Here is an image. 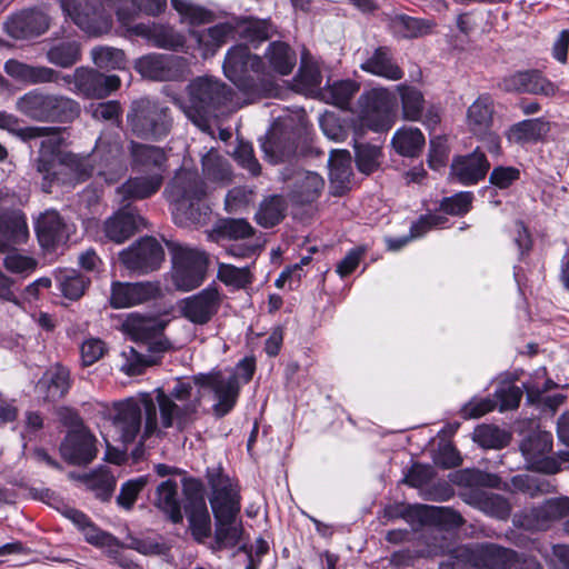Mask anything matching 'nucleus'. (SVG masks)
Masks as SVG:
<instances>
[{
    "mask_svg": "<svg viewBox=\"0 0 569 569\" xmlns=\"http://www.w3.org/2000/svg\"><path fill=\"white\" fill-rule=\"evenodd\" d=\"M202 390L212 393V413L217 418H222L234 408L238 401L240 392L238 376L227 370H212L194 375L190 380L178 379L169 393L157 388V401L163 429L174 427L183 430L192 423L201 407Z\"/></svg>",
    "mask_w": 569,
    "mask_h": 569,
    "instance_id": "f257e3e1",
    "label": "nucleus"
},
{
    "mask_svg": "<svg viewBox=\"0 0 569 569\" xmlns=\"http://www.w3.org/2000/svg\"><path fill=\"white\" fill-rule=\"evenodd\" d=\"M29 128L42 130L34 139H41L36 166L37 171L42 174L43 191L50 192L54 182L64 186H74L86 180V177L90 172L84 168V159L82 156L60 152L62 138L59 129L37 126H30Z\"/></svg>",
    "mask_w": 569,
    "mask_h": 569,
    "instance_id": "f03ea898",
    "label": "nucleus"
},
{
    "mask_svg": "<svg viewBox=\"0 0 569 569\" xmlns=\"http://www.w3.org/2000/svg\"><path fill=\"white\" fill-rule=\"evenodd\" d=\"M211 488L209 501L216 520L214 538L219 548H231L240 543L243 535L240 512L239 488L227 475L218 469L208 471Z\"/></svg>",
    "mask_w": 569,
    "mask_h": 569,
    "instance_id": "7ed1b4c3",
    "label": "nucleus"
},
{
    "mask_svg": "<svg viewBox=\"0 0 569 569\" xmlns=\"http://www.w3.org/2000/svg\"><path fill=\"white\" fill-rule=\"evenodd\" d=\"M153 393V397L150 393H142L139 401L127 399L114 403L112 423L123 443L133 442L139 435L141 440L160 435L159 427H163L157 416V389Z\"/></svg>",
    "mask_w": 569,
    "mask_h": 569,
    "instance_id": "20e7f679",
    "label": "nucleus"
},
{
    "mask_svg": "<svg viewBox=\"0 0 569 569\" xmlns=\"http://www.w3.org/2000/svg\"><path fill=\"white\" fill-rule=\"evenodd\" d=\"M188 101L174 98V103L199 129L208 128L209 117L230 99V89L218 78L200 76L187 86Z\"/></svg>",
    "mask_w": 569,
    "mask_h": 569,
    "instance_id": "39448f33",
    "label": "nucleus"
},
{
    "mask_svg": "<svg viewBox=\"0 0 569 569\" xmlns=\"http://www.w3.org/2000/svg\"><path fill=\"white\" fill-rule=\"evenodd\" d=\"M207 193L198 172L182 168L177 171L166 189L168 200L173 204V216L177 222H201L208 207L203 199Z\"/></svg>",
    "mask_w": 569,
    "mask_h": 569,
    "instance_id": "423d86ee",
    "label": "nucleus"
},
{
    "mask_svg": "<svg viewBox=\"0 0 569 569\" xmlns=\"http://www.w3.org/2000/svg\"><path fill=\"white\" fill-rule=\"evenodd\" d=\"M16 109L21 114L34 121L67 122L79 114V103L59 94L47 93L33 89L16 101Z\"/></svg>",
    "mask_w": 569,
    "mask_h": 569,
    "instance_id": "0eeeda50",
    "label": "nucleus"
},
{
    "mask_svg": "<svg viewBox=\"0 0 569 569\" xmlns=\"http://www.w3.org/2000/svg\"><path fill=\"white\" fill-rule=\"evenodd\" d=\"M82 158L84 168L90 172L86 179L97 174L107 183H113L127 171L121 140L116 133H101L92 152Z\"/></svg>",
    "mask_w": 569,
    "mask_h": 569,
    "instance_id": "6e6552de",
    "label": "nucleus"
},
{
    "mask_svg": "<svg viewBox=\"0 0 569 569\" xmlns=\"http://www.w3.org/2000/svg\"><path fill=\"white\" fill-rule=\"evenodd\" d=\"M224 76L243 90H258V82L264 81L266 64L246 46H234L228 50L223 62Z\"/></svg>",
    "mask_w": 569,
    "mask_h": 569,
    "instance_id": "1a4fd4ad",
    "label": "nucleus"
},
{
    "mask_svg": "<svg viewBox=\"0 0 569 569\" xmlns=\"http://www.w3.org/2000/svg\"><path fill=\"white\" fill-rule=\"evenodd\" d=\"M172 281L177 289L190 291L199 287L206 276L207 257L203 251L182 244H172Z\"/></svg>",
    "mask_w": 569,
    "mask_h": 569,
    "instance_id": "9d476101",
    "label": "nucleus"
},
{
    "mask_svg": "<svg viewBox=\"0 0 569 569\" xmlns=\"http://www.w3.org/2000/svg\"><path fill=\"white\" fill-rule=\"evenodd\" d=\"M128 122L132 131L141 138H161L168 133L170 128L168 109L147 99L132 104Z\"/></svg>",
    "mask_w": 569,
    "mask_h": 569,
    "instance_id": "9b49d317",
    "label": "nucleus"
},
{
    "mask_svg": "<svg viewBox=\"0 0 569 569\" xmlns=\"http://www.w3.org/2000/svg\"><path fill=\"white\" fill-rule=\"evenodd\" d=\"M528 468L556 473L562 463H569V451L560 452L559 460L550 456L552 450V435L547 431H537L528 436L520 446Z\"/></svg>",
    "mask_w": 569,
    "mask_h": 569,
    "instance_id": "f8f14e48",
    "label": "nucleus"
},
{
    "mask_svg": "<svg viewBox=\"0 0 569 569\" xmlns=\"http://www.w3.org/2000/svg\"><path fill=\"white\" fill-rule=\"evenodd\" d=\"M69 90L90 99H103L120 87V78L116 74H103L91 68L80 67L72 74L61 77Z\"/></svg>",
    "mask_w": 569,
    "mask_h": 569,
    "instance_id": "ddd939ff",
    "label": "nucleus"
},
{
    "mask_svg": "<svg viewBox=\"0 0 569 569\" xmlns=\"http://www.w3.org/2000/svg\"><path fill=\"white\" fill-rule=\"evenodd\" d=\"M134 69L143 78L158 81L180 80L190 73L186 58L161 53H150L137 59Z\"/></svg>",
    "mask_w": 569,
    "mask_h": 569,
    "instance_id": "4468645a",
    "label": "nucleus"
},
{
    "mask_svg": "<svg viewBox=\"0 0 569 569\" xmlns=\"http://www.w3.org/2000/svg\"><path fill=\"white\" fill-rule=\"evenodd\" d=\"M166 323L153 317L130 313L122 323V331L133 341L149 345V349L163 352L171 348L170 341L163 337Z\"/></svg>",
    "mask_w": 569,
    "mask_h": 569,
    "instance_id": "2eb2a0df",
    "label": "nucleus"
},
{
    "mask_svg": "<svg viewBox=\"0 0 569 569\" xmlns=\"http://www.w3.org/2000/svg\"><path fill=\"white\" fill-rule=\"evenodd\" d=\"M393 103V94L387 88H373L359 98L362 122L373 131L389 128V116Z\"/></svg>",
    "mask_w": 569,
    "mask_h": 569,
    "instance_id": "dca6fc26",
    "label": "nucleus"
},
{
    "mask_svg": "<svg viewBox=\"0 0 569 569\" xmlns=\"http://www.w3.org/2000/svg\"><path fill=\"white\" fill-rule=\"evenodd\" d=\"M63 13L89 36H100L111 28L110 18L89 0H60Z\"/></svg>",
    "mask_w": 569,
    "mask_h": 569,
    "instance_id": "f3484780",
    "label": "nucleus"
},
{
    "mask_svg": "<svg viewBox=\"0 0 569 569\" xmlns=\"http://www.w3.org/2000/svg\"><path fill=\"white\" fill-rule=\"evenodd\" d=\"M119 258L130 271L147 273L160 266L164 252L154 238L146 237L130 248L122 250Z\"/></svg>",
    "mask_w": 569,
    "mask_h": 569,
    "instance_id": "a211bd4d",
    "label": "nucleus"
},
{
    "mask_svg": "<svg viewBox=\"0 0 569 569\" xmlns=\"http://www.w3.org/2000/svg\"><path fill=\"white\" fill-rule=\"evenodd\" d=\"M94 436L84 427H79L66 436L60 447L62 458L76 466L90 463L97 456Z\"/></svg>",
    "mask_w": 569,
    "mask_h": 569,
    "instance_id": "6ab92c4d",
    "label": "nucleus"
},
{
    "mask_svg": "<svg viewBox=\"0 0 569 569\" xmlns=\"http://www.w3.org/2000/svg\"><path fill=\"white\" fill-rule=\"evenodd\" d=\"M220 295L216 288L208 287L197 295L183 299L180 310L184 318L196 325H204L217 313Z\"/></svg>",
    "mask_w": 569,
    "mask_h": 569,
    "instance_id": "aec40b11",
    "label": "nucleus"
},
{
    "mask_svg": "<svg viewBox=\"0 0 569 569\" xmlns=\"http://www.w3.org/2000/svg\"><path fill=\"white\" fill-rule=\"evenodd\" d=\"M158 282L126 283L116 281L111 287L110 303L113 308H129L158 297Z\"/></svg>",
    "mask_w": 569,
    "mask_h": 569,
    "instance_id": "412c9836",
    "label": "nucleus"
},
{
    "mask_svg": "<svg viewBox=\"0 0 569 569\" xmlns=\"http://www.w3.org/2000/svg\"><path fill=\"white\" fill-rule=\"evenodd\" d=\"M36 233L40 246L51 250L68 240L70 227L57 211L47 210L37 219Z\"/></svg>",
    "mask_w": 569,
    "mask_h": 569,
    "instance_id": "4be33fe9",
    "label": "nucleus"
},
{
    "mask_svg": "<svg viewBox=\"0 0 569 569\" xmlns=\"http://www.w3.org/2000/svg\"><path fill=\"white\" fill-rule=\"evenodd\" d=\"M499 87L506 92H528L553 96L557 87L537 71H521L502 79Z\"/></svg>",
    "mask_w": 569,
    "mask_h": 569,
    "instance_id": "5701e85b",
    "label": "nucleus"
},
{
    "mask_svg": "<svg viewBox=\"0 0 569 569\" xmlns=\"http://www.w3.org/2000/svg\"><path fill=\"white\" fill-rule=\"evenodd\" d=\"M144 223L133 209H121L109 217L102 226L104 237L116 243L128 240Z\"/></svg>",
    "mask_w": 569,
    "mask_h": 569,
    "instance_id": "b1692460",
    "label": "nucleus"
},
{
    "mask_svg": "<svg viewBox=\"0 0 569 569\" xmlns=\"http://www.w3.org/2000/svg\"><path fill=\"white\" fill-rule=\"evenodd\" d=\"M131 158V167L137 173H159L164 178L167 156L163 149L132 142Z\"/></svg>",
    "mask_w": 569,
    "mask_h": 569,
    "instance_id": "393cba45",
    "label": "nucleus"
},
{
    "mask_svg": "<svg viewBox=\"0 0 569 569\" xmlns=\"http://www.w3.org/2000/svg\"><path fill=\"white\" fill-rule=\"evenodd\" d=\"M489 169L486 156L476 149L471 154L453 159L451 163V176L460 183L470 186L482 180Z\"/></svg>",
    "mask_w": 569,
    "mask_h": 569,
    "instance_id": "a878e982",
    "label": "nucleus"
},
{
    "mask_svg": "<svg viewBox=\"0 0 569 569\" xmlns=\"http://www.w3.org/2000/svg\"><path fill=\"white\" fill-rule=\"evenodd\" d=\"M360 69L389 81L401 80L405 76L403 70L393 59L391 49L386 46L376 48L360 64Z\"/></svg>",
    "mask_w": 569,
    "mask_h": 569,
    "instance_id": "bb28decb",
    "label": "nucleus"
},
{
    "mask_svg": "<svg viewBox=\"0 0 569 569\" xmlns=\"http://www.w3.org/2000/svg\"><path fill=\"white\" fill-rule=\"evenodd\" d=\"M163 179L159 173H139L118 187L117 194L121 202L149 198L160 189Z\"/></svg>",
    "mask_w": 569,
    "mask_h": 569,
    "instance_id": "cd10ccee",
    "label": "nucleus"
},
{
    "mask_svg": "<svg viewBox=\"0 0 569 569\" xmlns=\"http://www.w3.org/2000/svg\"><path fill=\"white\" fill-rule=\"evenodd\" d=\"M4 71L13 80L24 84L48 83L59 79V72L49 67L31 66L16 59L4 63Z\"/></svg>",
    "mask_w": 569,
    "mask_h": 569,
    "instance_id": "c85d7f7f",
    "label": "nucleus"
},
{
    "mask_svg": "<svg viewBox=\"0 0 569 569\" xmlns=\"http://www.w3.org/2000/svg\"><path fill=\"white\" fill-rule=\"evenodd\" d=\"M387 21L392 34L402 39H412L430 34L436 27L433 20L413 18L402 13L389 16Z\"/></svg>",
    "mask_w": 569,
    "mask_h": 569,
    "instance_id": "c756f323",
    "label": "nucleus"
},
{
    "mask_svg": "<svg viewBox=\"0 0 569 569\" xmlns=\"http://www.w3.org/2000/svg\"><path fill=\"white\" fill-rule=\"evenodd\" d=\"M515 559L511 550L495 545L479 546L470 550V562L480 569H506Z\"/></svg>",
    "mask_w": 569,
    "mask_h": 569,
    "instance_id": "7c9ffc66",
    "label": "nucleus"
},
{
    "mask_svg": "<svg viewBox=\"0 0 569 569\" xmlns=\"http://www.w3.org/2000/svg\"><path fill=\"white\" fill-rule=\"evenodd\" d=\"M264 58L268 61L266 64L268 73L264 74V80L272 73L279 76L291 73L297 62L296 52L282 41L271 42L264 52Z\"/></svg>",
    "mask_w": 569,
    "mask_h": 569,
    "instance_id": "2f4dec72",
    "label": "nucleus"
},
{
    "mask_svg": "<svg viewBox=\"0 0 569 569\" xmlns=\"http://www.w3.org/2000/svg\"><path fill=\"white\" fill-rule=\"evenodd\" d=\"M493 121V100L485 93L479 96L467 110V126L473 134H485Z\"/></svg>",
    "mask_w": 569,
    "mask_h": 569,
    "instance_id": "473e14b6",
    "label": "nucleus"
},
{
    "mask_svg": "<svg viewBox=\"0 0 569 569\" xmlns=\"http://www.w3.org/2000/svg\"><path fill=\"white\" fill-rule=\"evenodd\" d=\"M70 388V371L60 365H56L46 371L39 380L37 389L44 393L50 401L61 399Z\"/></svg>",
    "mask_w": 569,
    "mask_h": 569,
    "instance_id": "72a5a7b5",
    "label": "nucleus"
},
{
    "mask_svg": "<svg viewBox=\"0 0 569 569\" xmlns=\"http://www.w3.org/2000/svg\"><path fill=\"white\" fill-rule=\"evenodd\" d=\"M234 31V27L229 23H219L203 31H190V36L196 39L202 57L213 56L217 50L226 43L228 38Z\"/></svg>",
    "mask_w": 569,
    "mask_h": 569,
    "instance_id": "f704fd0d",
    "label": "nucleus"
},
{
    "mask_svg": "<svg viewBox=\"0 0 569 569\" xmlns=\"http://www.w3.org/2000/svg\"><path fill=\"white\" fill-rule=\"evenodd\" d=\"M54 281L61 295L71 301L79 300L91 283L90 278L74 269L56 270Z\"/></svg>",
    "mask_w": 569,
    "mask_h": 569,
    "instance_id": "c9c22d12",
    "label": "nucleus"
},
{
    "mask_svg": "<svg viewBox=\"0 0 569 569\" xmlns=\"http://www.w3.org/2000/svg\"><path fill=\"white\" fill-rule=\"evenodd\" d=\"M360 84L351 79L335 80L328 82L319 92L320 99L326 103L333 104L340 109H348L355 94L359 91Z\"/></svg>",
    "mask_w": 569,
    "mask_h": 569,
    "instance_id": "e433bc0d",
    "label": "nucleus"
},
{
    "mask_svg": "<svg viewBox=\"0 0 569 569\" xmlns=\"http://www.w3.org/2000/svg\"><path fill=\"white\" fill-rule=\"evenodd\" d=\"M323 186L325 181L318 173L298 171L295 177L291 198L298 203L312 202L319 197Z\"/></svg>",
    "mask_w": 569,
    "mask_h": 569,
    "instance_id": "4c0bfd02",
    "label": "nucleus"
},
{
    "mask_svg": "<svg viewBox=\"0 0 569 569\" xmlns=\"http://www.w3.org/2000/svg\"><path fill=\"white\" fill-rule=\"evenodd\" d=\"M156 507L161 510L168 518L178 523L182 520L180 501L178 498V485L173 480L161 482L156 492Z\"/></svg>",
    "mask_w": 569,
    "mask_h": 569,
    "instance_id": "58836bf2",
    "label": "nucleus"
},
{
    "mask_svg": "<svg viewBox=\"0 0 569 569\" xmlns=\"http://www.w3.org/2000/svg\"><path fill=\"white\" fill-rule=\"evenodd\" d=\"M392 147L403 157H416L425 146V137L420 129L402 127L392 137Z\"/></svg>",
    "mask_w": 569,
    "mask_h": 569,
    "instance_id": "ea45409f",
    "label": "nucleus"
},
{
    "mask_svg": "<svg viewBox=\"0 0 569 569\" xmlns=\"http://www.w3.org/2000/svg\"><path fill=\"white\" fill-rule=\"evenodd\" d=\"M189 528L198 541H202L211 533V519L202 498L193 500L187 508Z\"/></svg>",
    "mask_w": 569,
    "mask_h": 569,
    "instance_id": "a19ab883",
    "label": "nucleus"
},
{
    "mask_svg": "<svg viewBox=\"0 0 569 569\" xmlns=\"http://www.w3.org/2000/svg\"><path fill=\"white\" fill-rule=\"evenodd\" d=\"M547 130V123L541 119L523 120L510 127L507 139L509 142L523 144L539 140Z\"/></svg>",
    "mask_w": 569,
    "mask_h": 569,
    "instance_id": "79ce46f5",
    "label": "nucleus"
},
{
    "mask_svg": "<svg viewBox=\"0 0 569 569\" xmlns=\"http://www.w3.org/2000/svg\"><path fill=\"white\" fill-rule=\"evenodd\" d=\"M397 91L400 97L403 118L409 121H418L426 104L423 93L415 86L407 83L397 86Z\"/></svg>",
    "mask_w": 569,
    "mask_h": 569,
    "instance_id": "37998d69",
    "label": "nucleus"
},
{
    "mask_svg": "<svg viewBox=\"0 0 569 569\" xmlns=\"http://www.w3.org/2000/svg\"><path fill=\"white\" fill-rule=\"evenodd\" d=\"M171 3L183 23L200 26L213 22L216 19L212 11L188 0H171Z\"/></svg>",
    "mask_w": 569,
    "mask_h": 569,
    "instance_id": "c03bdc74",
    "label": "nucleus"
},
{
    "mask_svg": "<svg viewBox=\"0 0 569 569\" xmlns=\"http://www.w3.org/2000/svg\"><path fill=\"white\" fill-rule=\"evenodd\" d=\"M80 44L74 40L56 43L47 52L48 61L61 68L73 66L80 60Z\"/></svg>",
    "mask_w": 569,
    "mask_h": 569,
    "instance_id": "a18cd8bd",
    "label": "nucleus"
},
{
    "mask_svg": "<svg viewBox=\"0 0 569 569\" xmlns=\"http://www.w3.org/2000/svg\"><path fill=\"white\" fill-rule=\"evenodd\" d=\"M329 177L332 183L343 186L352 174L351 156L348 150L337 149L330 152L328 160Z\"/></svg>",
    "mask_w": 569,
    "mask_h": 569,
    "instance_id": "49530a36",
    "label": "nucleus"
},
{
    "mask_svg": "<svg viewBox=\"0 0 569 569\" xmlns=\"http://www.w3.org/2000/svg\"><path fill=\"white\" fill-rule=\"evenodd\" d=\"M443 218L437 214H428L421 217L410 228L409 237L389 238L387 246L390 250L397 251L403 248L410 240L422 237L431 228L437 227L443 222Z\"/></svg>",
    "mask_w": 569,
    "mask_h": 569,
    "instance_id": "de8ad7c7",
    "label": "nucleus"
},
{
    "mask_svg": "<svg viewBox=\"0 0 569 569\" xmlns=\"http://www.w3.org/2000/svg\"><path fill=\"white\" fill-rule=\"evenodd\" d=\"M218 279L233 289H244L253 281V276L249 266L238 268L233 264L219 262Z\"/></svg>",
    "mask_w": 569,
    "mask_h": 569,
    "instance_id": "09e8293b",
    "label": "nucleus"
},
{
    "mask_svg": "<svg viewBox=\"0 0 569 569\" xmlns=\"http://www.w3.org/2000/svg\"><path fill=\"white\" fill-rule=\"evenodd\" d=\"M204 176L212 181L227 183L230 181L231 171L227 160L217 151L210 150L202 158Z\"/></svg>",
    "mask_w": 569,
    "mask_h": 569,
    "instance_id": "8fccbe9b",
    "label": "nucleus"
},
{
    "mask_svg": "<svg viewBox=\"0 0 569 569\" xmlns=\"http://www.w3.org/2000/svg\"><path fill=\"white\" fill-rule=\"evenodd\" d=\"M284 209L283 199L279 196H272L260 204L256 213V220L264 228L273 227L283 218Z\"/></svg>",
    "mask_w": 569,
    "mask_h": 569,
    "instance_id": "3c124183",
    "label": "nucleus"
},
{
    "mask_svg": "<svg viewBox=\"0 0 569 569\" xmlns=\"http://www.w3.org/2000/svg\"><path fill=\"white\" fill-rule=\"evenodd\" d=\"M93 63L100 69H124L126 57L122 50L112 47H96L91 50Z\"/></svg>",
    "mask_w": 569,
    "mask_h": 569,
    "instance_id": "603ef678",
    "label": "nucleus"
},
{
    "mask_svg": "<svg viewBox=\"0 0 569 569\" xmlns=\"http://www.w3.org/2000/svg\"><path fill=\"white\" fill-rule=\"evenodd\" d=\"M3 267L11 273L27 278L37 269L38 261L33 257L10 251L3 258Z\"/></svg>",
    "mask_w": 569,
    "mask_h": 569,
    "instance_id": "864d4df0",
    "label": "nucleus"
},
{
    "mask_svg": "<svg viewBox=\"0 0 569 569\" xmlns=\"http://www.w3.org/2000/svg\"><path fill=\"white\" fill-rule=\"evenodd\" d=\"M153 44L159 48L178 50L184 46V37L176 32L172 28L158 26L149 32Z\"/></svg>",
    "mask_w": 569,
    "mask_h": 569,
    "instance_id": "5fc2aeb1",
    "label": "nucleus"
},
{
    "mask_svg": "<svg viewBox=\"0 0 569 569\" xmlns=\"http://www.w3.org/2000/svg\"><path fill=\"white\" fill-rule=\"evenodd\" d=\"M271 33L272 27L266 20L248 19L239 26V34L251 43H260Z\"/></svg>",
    "mask_w": 569,
    "mask_h": 569,
    "instance_id": "6e6d98bb",
    "label": "nucleus"
},
{
    "mask_svg": "<svg viewBox=\"0 0 569 569\" xmlns=\"http://www.w3.org/2000/svg\"><path fill=\"white\" fill-rule=\"evenodd\" d=\"M121 357L123 359L121 370L130 376L140 375L147 367L154 363L151 356H144L132 347L124 348Z\"/></svg>",
    "mask_w": 569,
    "mask_h": 569,
    "instance_id": "4d7b16f0",
    "label": "nucleus"
},
{
    "mask_svg": "<svg viewBox=\"0 0 569 569\" xmlns=\"http://www.w3.org/2000/svg\"><path fill=\"white\" fill-rule=\"evenodd\" d=\"M19 124L20 120L18 117L0 110V129L7 130L23 142L34 140V138L42 132L41 129L29 127L21 128Z\"/></svg>",
    "mask_w": 569,
    "mask_h": 569,
    "instance_id": "13d9d810",
    "label": "nucleus"
},
{
    "mask_svg": "<svg viewBox=\"0 0 569 569\" xmlns=\"http://www.w3.org/2000/svg\"><path fill=\"white\" fill-rule=\"evenodd\" d=\"M381 150L377 146H356V162L358 169L363 173H371L380 166Z\"/></svg>",
    "mask_w": 569,
    "mask_h": 569,
    "instance_id": "bf43d9fd",
    "label": "nucleus"
},
{
    "mask_svg": "<svg viewBox=\"0 0 569 569\" xmlns=\"http://www.w3.org/2000/svg\"><path fill=\"white\" fill-rule=\"evenodd\" d=\"M81 531L89 543L106 549L110 555L118 553L120 545L110 533L98 529L91 522L84 526Z\"/></svg>",
    "mask_w": 569,
    "mask_h": 569,
    "instance_id": "052dcab7",
    "label": "nucleus"
},
{
    "mask_svg": "<svg viewBox=\"0 0 569 569\" xmlns=\"http://www.w3.org/2000/svg\"><path fill=\"white\" fill-rule=\"evenodd\" d=\"M569 515V498L547 500L538 510L537 518L542 521H552Z\"/></svg>",
    "mask_w": 569,
    "mask_h": 569,
    "instance_id": "680f3d73",
    "label": "nucleus"
},
{
    "mask_svg": "<svg viewBox=\"0 0 569 569\" xmlns=\"http://www.w3.org/2000/svg\"><path fill=\"white\" fill-rule=\"evenodd\" d=\"M495 397L497 399L496 406L498 405L499 411L503 412L518 408L522 398V391L517 386L503 385L496 390Z\"/></svg>",
    "mask_w": 569,
    "mask_h": 569,
    "instance_id": "e2e57ef3",
    "label": "nucleus"
},
{
    "mask_svg": "<svg viewBox=\"0 0 569 569\" xmlns=\"http://www.w3.org/2000/svg\"><path fill=\"white\" fill-rule=\"evenodd\" d=\"M147 483L148 477L146 476H141L124 482L117 498L118 503L126 509H130L136 502L138 495L147 486Z\"/></svg>",
    "mask_w": 569,
    "mask_h": 569,
    "instance_id": "0e129e2a",
    "label": "nucleus"
},
{
    "mask_svg": "<svg viewBox=\"0 0 569 569\" xmlns=\"http://www.w3.org/2000/svg\"><path fill=\"white\" fill-rule=\"evenodd\" d=\"M107 352L106 343L99 338H88L80 346L83 366H91L100 360Z\"/></svg>",
    "mask_w": 569,
    "mask_h": 569,
    "instance_id": "69168bd1",
    "label": "nucleus"
},
{
    "mask_svg": "<svg viewBox=\"0 0 569 569\" xmlns=\"http://www.w3.org/2000/svg\"><path fill=\"white\" fill-rule=\"evenodd\" d=\"M297 81L303 90L313 91L317 89L321 83V74L317 64L302 59Z\"/></svg>",
    "mask_w": 569,
    "mask_h": 569,
    "instance_id": "338daca9",
    "label": "nucleus"
},
{
    "mask_svg": "<svg viewBox=\"0 0 569 569\" xmlns=\"http://www.w3.org/2000/svg\"><path fill=\"white\" fill-rule=\"evenodd\" d=\"M472 199L471 192H459L452 197L445 198L441 202V209L449 214H465L470 210Z\"/></svg>",
    "mask_w": 569,
    "mask_h": 569,
    "instance_id": "774afa93",
    "label": "nucleus"
}]
</instances>
